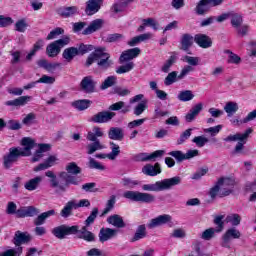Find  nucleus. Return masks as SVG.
<instances>
[{"mask_svg":"<svg viewBox=\"0 0 256 256\" xmlns=\"http://www.w3.org/2000/svg\"><path fill=\"white\" fill-rule=\"evenodd\" d=\"M66 171H61L58 173L60 181L57 179V174L55 172L48 170L45 172V176L48 177L50 187L56 190V193H65L71 185L79 186L83 183V178H81V167L75 162H70L65 167Z\"/></svg>","mask_w":256,"mask_h":256,"instance_id":"f257e3e1","label":"nucleus"},{"mask_svg":"<svg viewBox=\"0 0 256 256\" xmlns=\"http://www.w3.org/2000/svg\"><path fill=\"white\" fill-rule=\"evenodd\" d=\"M22 147H11L9 152L3 156V167L11 169L14 163L19 161V157H31V150L35 148V140L31 137H24L21 140Z\"/></svg>","mask_w":256,"mask_h":256,"instance_id":"f03ea898","label":"nucleus"},{"mask_svg":"<svg viewBox=\"0 0 256 256\" xmlns=\"http://www.w3.org/2000/svg\"><path fill=\"white\" fill-rule=\"evenodd\" d=\"M96 63L98 71L105 73L109 71L115 62L111 59V54L107 52L105 47L96 48L92 53L89 54L86 60V67H91L92 64Z\"/></svg>","mask_w":256,"mask_h":256,"instance_id":"7ed1b4c3","label":"nucleus"},{"mask_svg":"<svg viewBox=\"0 0 256 256\" xmlns=\"http://www.w3.org/2000/svg\"><path fill=\"white\" fill-rule=\"evenodd\" d=\"M141 55V49L139 47L131 48L123 51L119 57V63L123 64L116 69L118 75H123L124 73H129L135 69V63L132 62L133 59H137Z\"/></svg>","mask_w":256,"mask_h":256,"instance_id":"20e7f679","label":"nucleus"},{"mask_svg":"<svg viewBox=\"0 0 256 256\" xmlns=\"http://www.w3.org/2000/svg\"><path fill=\"white\" fill-rule=\"evenodd\" d=\"M176 185H181L180 176L166 178L161 181H157L154 184H143L142 191L159 193V191H169V189H173V187H176Z\"/></svg>","mask_w":256,"mask_h":256,"instance_id":"39448f33","label":"nucleus"},{"mask_svg":"<svg viewBox=\"0 0 256 256\" xmlns=\"http://www.w3.org/2000/svg\"><path fill=\"white\" fill-rule=\"evenodd\" d=\"M105 133L99 126L93 127L92 131L87 133L86 139L91 143L86 146L87 154L93 155L96 151H101L105 149V146L101 144L99 138L104 137Z\"/></svg>","mask_w":256,"mask_h":256,"instance_id":"423d86ee","label":"nucleus"},{"mask_svg":"<svg viewBox=\"0 0 256 256\" xmlns=\"http://www.w3.org/2000/svg\"><path fill=\"white\" fill-rule=\"evenodd\" d=\"M253 133V128H248L243 134L236 133L234 135H229L223 139L226 143H233L238 141L234 150L232 151V155H241L243 154V150L245 149V144L247 143V139Z\"/></svg>","mask_w":256,"mask_h":256,"instance_id":"0eeeda50","label":"nucleus"},{"mask_svg":"<svg viewBox=\"0 0 256 256\" xmlns=\"http://www.w3.org/2000/svg\"><path fill=\"white\" fill-rule=\"evenodd\" d=\"M123 197L136 203H155V195L147 192L126 191L123 193Z\"/></svg>","mask_w":256,"mask_h":256,"instance_id":"6e6552de","label":"nucleus"},{"mask_svg":"<svg viewBox=\"0 0 256 256\" xmlns=\"http://www.w3.org/2000/svg\"><path fill=\"white\" fill-rule=\"evenodd\" d=\"M217 183L220 186V197H229V195L234 193L235 186L237 185L233 177H221Z\"/></svg>","mask_w":256,"mask_h":256,"instance_id":"1a4fd4ad","label":"nucleus"},{"mask_svg":"<svg viewBox=\"0 0 256 256\" xmlns=\"http://www.w3.org/2000/svg\"><path fill=\"white\" fill-rule=\"evenodd\" d=\"M79 232V226L60 225L52 229V234L56 239H65L67 235H76Z\"/></svg>","mask_w":256,"mask_h":256,"instance_id":"9d476101","label":"nucleus"},{"mask_svg":"<svg viewBox=\"0 0 256 256\" xmlns=\"http://www.w3.org/2000/svg\"><path fill=\"white\" fill-rule=\"evenodd\" d=\"M115 115H117L115 112L104 110L94 114L90 117L89 121L90 123L96 124L110 123V121H113Z\"/></svg>","mask_w":256,"mask_h":256,"instance_id":"9b49d317","label":"nucleus"},{"mask_svg":"<svg viewBox=\"0 0 256 256\" xmlns=\"http://www.w3.org/2000/svg\"><path fill=\"white\" fill-rule=\"evenodd\" d=\"M31 239V234H29L28 232H21L19 230L16 231L13 238L15 249L21 248V255H23V247L21 245L31 243Z\"/></svg>","mask_w":256,"mask_h":256,"instance_id":"f8f14e48","label":"nucleus"},{"mask_svg":"<svg viewBox=\"0 0 256 256\" xmlns=\"http://www.w3.org/2000/svg\"><path fill=\"white\" fill-rule=\"evenodd\" d=\"M233 239H241V231L235 227H231L226 230V232L222 236V246L229 248V243L233 241Z\"/></svg>","mask_w":256,"mask_h":256,"instance_id":"ddd939ff","label":"nucleus"},{"mask_svg":"<svg viewBox=\"0 0 256 256\" xmlns=\"http://www.w3.org/2000/svg\"><path fill=\"white\" fill-rule=\"evenodd\" d=\"M97 87V81L91 75L85 76L80 82V89L84 91V93H95V89Z\"/></svg>","mask_w":256,"mask_h":256,"instance_id":"4468645a","label":"nucleus"},{"mask_svg":"<svg viewBox=\"0 0 256 256\" xmlns=\"http://www.w3.org/2000/svg\"><path fill=\"white\" fill-rule=\"evenodd\" d=\"M41 211L34 206L20 207L16 210V217L18 219H25V217H36Z\"/></svg>","mask_w":256,"mask_h":256,"instance_id":"2eb2a0df","label":"nucleus"},{"mask_svg":"<svg viewBox=\"0 0 256 256\" xmlns=\"http://www.w3.org/2000/svg\"><path fill=\"white\" fill-rule=\"evenodd\" d=\"M173 217L169 214H163L156 218L150 220L148 224L149 229H155V227H161V225H167V223H171Z\"/></svg>","mask_w":256,"mask_h":256,"instance_id":"dca6fc26","label":"nucleus"},{"mask_svg":"<svg viewBox=\"0 0 256 256\" xmlns=\"http://www.w3.org/2000/svg\"><path fill=\"white\" fill-rule=\"evenodd\" d=\"M117 233H119V230L117 229L101 228L98 234L100 243H105L106 241H109L114 237H117Z\"/></svg>","mask_w":256,"mask_h":256,"instance_id":"f3484780","label":"nucleus"},{"mask_svg":"<svg viewBox=\"0 0 256 256\" xmlns=\"http://www.w3.org/2000/svg\"><path fill=\"white\" fill-rule=\"evenodd\" d=\"M194 41L198 47L202 49H209V47L213 46V40L207 34H196L194 36Z\"/></svg>","mask_w":256,"mask_h":256,"instance_id":"a211bd4d","label":"nucleus"},{"mask_svg":"<svg viewBox=\"0 0 256 256\" xmlns=\"http://www.w3.org/2000/svg\"><path fill=\"white\" fill-rule=\"evenodd\" d=\"M103 6V0H88L86 3L85 13L86 15H95L99 13V10Z\"/></svg>","mask_w":256,"mask_h":256,"instance_id":"6ab92c4d","label":"nucleus"},{"mask_svg":"<svg viewBox=\"0 0 256 256\" xmlns=\"http://www.w3.org/2000/svg\"><path fill=\"white\" fill-rule=\"evenodd\" d=\"M57 13L58 15H60V17H63L64 19H69V17H75V15H79V7L65 6L59 8Z\"/></svg>","mask_w":256,"mask_h":256,"instance_id":"aec40b11","label":"nucleus"},{"mask_svg":"<svg viewBox=\"0 0 256 256\" xmlns=\"http://www.w3.org/2000/svg\"><path fill=\"white\" fill-rule=\"evenodd\" d=\"M108 138L111 141H123L125 139V130L121 127H110L108 130Z\"/></svg>","mask_w":256,"mask_h":256,"instance_id":"412c9836","label":"nucleus"},{"mask_svg":"<svg viewBox=\"0 0 256 256\" xmlns=\"http://www.w3.org/2000/svg\"><path fill=\"white\" fill-rule=\"evenodd\" d=\"M104 23L105 21L103 19L93 20L90 25H88V27L83 30L82 34L91 35L93 33H96V31H100V29H103Z\"/></svg>","mask_w":256,"mask_h":256,"instance_id":"4be33fe9","label":"nucleus"},{"mask_svg":"<svg viewBox=\"0 0 256 256\" xmlns=\"http://www.w3.org/2000/svg\"><path fill=\"white\" fill-rule=\"evenodd\" d=\"M195 42V37L189 33L182 34L180 38V49L181 51H189L190 48L193 47V43Z\"/></svg>","mask_w":256,"mask_h":256,"instance_id":"5701e85b","label":"nucleus"},{"mask_svg":"<svg viewBox=\"0 0 256 256\" xmlns=\"http://www.w3.org/2000/svg\"><path fill=\"white\" fill-rule=\"evenodd\" d=\"M57 161H59V158H57L55 155H51L43 163H40L38 166H36L34 171L38 173V171H45L46 169H50V167H53Z\"/></svg>","mask_w":256,"mask_h":256,"instance_id":"b1692460","label":"nucleus"},{"mask_svg":"<svg viewBox=\"0 0 256 256\" xmlns=\"http://www.w3.org/2000/svg\"><path fill=\"white\" fill-rule=\"evenodd\" d=\"M142 173L148 177H156V175L161 174V165L159 163H156L154 166L146 164L142 168Z\"/></svg>","mask_w":256,"mask_h":256,"instance_id":"393cba45","label":"nucleus"},{"mask_svg":"<svg viewBox=\"0 0 256 256\" xmlns=\"http://www.w3.org/2000/svg\"><path fill=\"white\" fill-rule=\"evenodd\" d=\"M131 3L133 0H116L111 9L114 13H123Z\"/></svg>","mask_w":256,"mask_h":256,"instance_id":"a878e982","label":"nucleus"},{"mask_svg":"<svg viewBox=\"0 0 256 256\" xmlns=\"http://www.w3.org/2000/svg\"><path fill=\"white\" fill-rule=\"evenodd\" d=\"M53 215H55V210H48L46 212L41 213L40 215H38L33 223L36 227H39L41 225H45V221H47V219H49V217H53Z\"/></svg>","mask_w":256,"mask_h":256,"instance_id":"bb28decb","label":"nucleus"},{"mask_svg":"<svg viewBox=\"0 0 256 256\" xmlns=\"http://www.w3.org/2000/svg\"><path fill=\"white\" fill-rule=\"evenodd\" d=\"M31 101V96H21L14 100H9L5 102V105L8 107H23V105H27Z\"/></svg>","mask_w":256,"mask_h":256,"instance_id":"cd10ccee","label":"nucleus"},{"mask_svg":"<svg viewBox=\"0 0 256 256\" xmlns=\"http://www.w3.org/2000/svg\"><path fill=\"white\" fill-rule=\"evenodd\" d=\"M42 181H43V177L36 176L28 180L24 184V188L26 189V191H36V189H39V185H41Z\"/></svg>","mask_w":256,"mask_h":256,"instance_id":"c85d7f7f","label":"nucleus"},{"mask_svg":"<svg viewBox=\"0 0 256 256\" xmlns=\"http://www.w3.org/2000/svg\"><path fill=\"white\" fill-rule=\"evenodd\" d=\"M201 111H203L202 103H198L194 107H192L189 113H187L185 116L187 123H191L192 121H194L195 117H197V115H199Z\"/></svg>","mask_w":256,"mask_h":256,"instance_id":"c756f323","label":"nucleus"},{"mask_svg":"<svg viewBox=\"0 0 256 256\" xmlns=\"http://www.w3.org/2000/svg\"><path fill=\"white\" fill-rule=\"evenodd\" d=\"M73 209H77L75 205V200L68 201L63 209L60 211V215L63 217V219H67L73 215Z\"/></svg>","mask_w":256,"mask_h":256,"instance_id":"7c9ffc66","label":"nucleus"},{"mask_svg":"<svg viewBox=\"0 0 256 256\" xmlns=\"http://www.w3.org/2000/svg\"><path fill=\"white\" fill-rule=\"evenodd\" d=\"M107 223H109V225H113V227H117V229H123L126 226L125 221H123V217L117 214L108 217Z\"/></svg>","mask_w":256,"mask_h":256,"instance_id":"2f4dec72","label":"nucleus"},{"mask_svg":"<svg viewBox=\"0 0 256 256\" xmlns=\"http://www.w3.org/2000/svg\"><path fill=\"white\" fill-rule=\"evenodd\" d=\"M175 63H177V52H172L169 59H167L161 67L162 73H169Z\"/></svg>","mask_w":256,"mask_h":256,"instance_id":"473e14b6","label":"nucleus"},{"mask_svg":"<svg viewBox=\"0 0 256 256\" xmlns=\"http://www.w3.org/2000/svg\"><path fill=\"white\" fill-rule=\"evenodd\" d=\"M78 55L79 52L77 51V47L66 48L62 53L63 59H65V61H67L68 63H71L72 60L75 59V57H77Z\"/></svg>","mask_w":256,"mask_h":256,"instance_id":"72a5a7b5","label":"nucleus"},{"mask_svg":"<svg viewBox=\"0 0 256 256\" xmlns=\"http://www.w3.org/2000/svg\"><path fill=\"white\" fill-rule=\"evenodd\" d=\"M147 237V227L145 224L139 225L136 229L134 236L131 238V243H135V241H140V239H145Z\"/></svg>","mask_w":256,"mask_h":256,"instance_id":"f704fd0d","label":"nucleus"},{"mask_svg":"<svg viewBox=\"0 0 256 256\" xmlns=\"http://www.w3.org/2000/svg\"><path fill=\"white\" fill-rule=\"evenodd\" d=\"M93 102L89 99L76 100L72 102V107L77 109V111H85V109H89Z\"/></svg>","mask_w":256,"mask_h":256,"instance_id":"c9c22d12","label":"nucleus"},{"mask_svg":"<svg viewBox=\"0 0 256 256\" xmlns=\"http://www.w3.org/2000/svg\"><path fill=\"white\" fill-rule=\"evenodd\" d=\"M109 145L111 152L107 154V159H110V161H115L121 154V147H119V145L115 142H109Z\"/></svg>","mask_w":256,"mask_h":256,"instance_id":"e433bc0d","label":"nucleus"},{"mask_svg":"<svg viewBox=\"0 0 256 256\" xmlns=\"http://www.w3.org/2000/svg\"><path fill=\"white\" fill-rule=\"evenodd\" d=\"M230 23L234 29H239L243 25V16L239 13L230 12Z\"/></svg>","mask_w":256,"mask_h":256,"instance_id":"4c0bfd02","label":"nucleus"},{"mask_svg":"<svg viewBox=\"0 0 256 256\" xmlns=\"http://www.w3.org/2000/svg\"><path fill=\"white\" fill-rule=\"evenodd\" d=\"M115 203H117V196L111 195L100 217H105V215H107L110 211H113Z\"/></svg>","mask_w":256,"mask_h":256,"instance_id":"58836bf2","label":"nucleus"},{"mask_svg":"<svg viewBox=\"0 0 256 256\" xmlns=\"http://www.w3.org/2000/svg\"><path fill=\"white\" fill-rule=\"evenodd\" d=\"M254 119H256V109L253 110L252 112L248 113V115L243 120L234 119V120H232V123L234 125H236L237 127H239V125L249 123L250 121H254Z\"/></svg>","mask_w":256,"mask_h":256,"instance_id":"ea45409f","label":"nucleus"},{"mask_svg":"<svg viewBox=\"0 0 256 256\" xmlns=\"http://www.w3.org/2000/svg\"><path fill=\"white\" fill-rule=\"evenodd\" d=\"M177 81H181V79H179L178 72L172 71L168 73V75L165 77L164 85H166V87H169L170 85H173V83H177Z\"/></svg>","mask_w":256,"mask_h":256,"instance_id":"a19ab883","label":"nucleus"},{"mask_svg":"<svg viewBox=\"0 0 256 256\" xmlns=\"http://www.w3.org/2000/svg\"><path fill=\"white\" fill-rule=\"evenodd\" d=\"M61 53V50L59 49V46L55 43L52 42L46 47V54L48 57H57Z\"/></svg>","mask_w":256,"mask_h":256,"instance_id":"79ce46f5","label":"nucleus"},{"mask_svg":"<svg viewBox=\"0 0 256 256\" xmlns=\"http://www.w3.org/2000/svg\"><path fill=\"white\" fill-rule=\"evenodd\" d=\"M207 7H209L207 0H200L195 7L196 15H205L209 11Z\"/></svg>","mask_w":256,"mask_h":256,"instance_id":"37998d69","label":"nucleus"},{"mask_svg":"<svg viewBox=\"0 0 256 256\" xmlns=\"http://www.w3.org/2000/svg\"><path fill=\"white\" fill-rule=\"evenodd\" d=\"M194 97H195V94H193V91L191 90H183V91H180L178 94L179 101H182L184 103H187V101H192Z\"/></svg>","mask_w":256,"mask_h":256,"instance_id":"c03bdc74","label":"nucleus"},{"mask_svg":"<svg viewBox=\"0 0 256 256\" xmlns=\"http://www.w3.org/2000/svg\"><path fill=\"white\" fill-rule=\"evenodd\" d=\"M226 223H231L232 227H239L241 225V215L234 213L226 217Z\"/></svg>","mask_w":256,"mask_h":256,"instance_id":"a18cd8bd","label":"nucleus"},{"mask_svg":"<svg viewBox=\"0 0 256 256\" xmlns=\"http://www.w3.org/2000/svg\"><path fill=\"white\" fill-rule=\"evenodd\" d=\"M216 233L217 230L215 228H208L201 233L200 239H203V241H211V239L215 238Z\"/></svg>","mask_w":256,"mask_h":256,"instance_id":"49530a36","label":"nucleus"},{"mask_svg":"<svg viewBox=\"0 0 256 256\" xmlns=\"http://www.w3.org/2000/svg\"><path fill=\"white\" fill-rule=\"evenodd\" d=\"M28 27H29V24L25 19L18 20L14 25L15 31H17L18 33H25Z\"/></svg>","mask_w":256,"mask_h":256,"instance_id":"de8ad7c7","label":"nucleus"},{"mask_svg":"<svg viewBox=\"0 0 256 256\" xmlns=\"http://www.w3.org/2000/svg\"><path fill=\"white\" fill-rule=\"evenodd\" d=\"M147 100H142L140 103H138L135 108H134V115H136V117H139V115H143V113H145L146 109H147Z\"/></svg>","mask_w":256,"mask_h":256,"instance_id":"09e8293b","label":"nucleus"},{"mask_svg":"<svg viewBox=\"0 0 256 256\" xmlns=\"http://www.w3.org/2000/svg\"><path fill=\"white\" fill-rule=\"evenodd\" d=\"M192 134L193 128H188L185 131H183L180 134L179 138L177 139V145H183V143H185V141H187Z\"/></svg>","mask_w":256,"mask_h":256,"instance_id":"8fccbe9b","label":"nucleus"},{"mask_svg":"<svg viewBox=\"0 0 256 256\" xmlns=\"http://www.w3.org/2000/svg\"><path fill=\"white\" fill-rule=\"evenodd\" d=\"M224 111L228 114V117H231V115H234V113H237L239 111V105L235 102H228L224 106Z\"/></svg>","mask_w":256,"mask_h":256,"instance_id":"3c124183","label":"nucleus"},{"mask_svg":"<svg viewBox=\"0 0 256 256\" xmlns=\"http://www.w3.org/2000/svg\"><path fill=\"white\" fill-rule=\"evenodd\" d=\"M97 215H99V208L94 207L90 213V215L85 220L86 227H89L90 225H93L95 223V219H97Z\"/></svg>","mask_w":256,"mask_h":256,"instance_id":"603ef678","label":"nucleus"},{"mask_svg":"<svg viewBox=\"0 0 256 256\" xmlns=\"http://www.w3.org/2000/svg\"><path fill=\"white\" fill-rule=\"evenodd\" d=\"M224 53L228 55V63H232L234 65H239L241 63V57L239 55L233 53L231 50H225Z\"/></svg>","mask_w":256,"mask_h":256,"instance_id":"864d4df0","label":"nucleus"},{"mask_svg":"<svg viewBox=\"0 0 256 256\" xmlns=\"http://www.w3.org/2000/svg\"><path fill=\"white\" fill-rule=\"evenodd\" d=\"M117 83V77L115 76H108L104 82L101 84L100 89L105 90L109 89V87H113Z\"/></svg>","mask_w":256,"mask_h":256,"instance_id":"5fc2aeb1","label":"nucleus"},{"mask_svg":"<svg viewBox=\"0 0 256 256\" xmlns=\"http://www.w3.org/2000/svg\"><path fill=\"white\" fill-rule=\"evenodd\" d=\"M192 143H195L197 147H205L209 143V138L202 136H196L193 138Z\"/></svg>","mask_w":256,"mask_h":256,"instance_id":"6e6d98bb","label":"nucleus"},{"mask_svg":"<svg viewBox=\"0 0 256 256\" xmlns=\"http://www.w3.org/2000/svg\"><path fill=\"white\" fill-rule=\"evenodd\" d=\"M88 167L90 169H97L98 171H105V166L91 157L89 158Z\"/></svg>","mask_w":256,"mask_h":256,"instance_id":"4d7b16f0","label":"nucleus"},{"mask_svg":"<svg viewBox=\"0 0 256 256\" xmlns=\"http://www.w3.org/2000/svg\"><path fill=\"white\" fill-rule=\"evenodd\" d=\"M223 219H225V216L223 215L216 216L214 219V224L217 225V233H221L225 227V222H223Z\"/></svg>","mask_w":256,"mask_h":256,"instance_id":"13d9d810","label":"nucleus"},{"mask_svg":"<svg viewBox=\"0 0 256 256\" xmlns=\"http://www.w3.org/2000/svg\"><path fill=\"white\" fill-rule=\"evenodd\" d=\"M125 36H123V34H119V33H114V34H109L105 41L106 43H117L119 41H121V39H124Z\"/></svg>","mask_w":256,"mask_h":256,"instance_id":"bf43d9fd","label":"nucleus"},{"mask_svg":"<svg viewBox=\"0 0 256 256\" xmlns=\"http://www.w3.org/2000/svg\"><path fill=\"white\" fill-rule=\"evenodd\" d=\"M168 155H170V157H174L177 163H182V161H185V153H183L181 150L171 151L168 153Z\"/></svg>","mask_w":256,"mask_h":256,"instance_id":"052dcab7","label":"nucleus"},{"mask_svg":"<svg viewBox=\"0 0 256 256\" xmlns=\"http://www.w3.org/2000/svg\"><path fill=\"white\" fill-rule=\"evenodd\" d=\"M63 33H65V30L63 28H55L48 34L46 39L47 41H51V39H57V37H59V35H63Z\"/></svg>","mask_w":256,"mask_h":256,"instance_id":"680f3d73","label":"nucleus"},{"mask_svg":"<svg viewBox=\"0 0 256 256\" xmlns=\"http://www.w3.org/2000/svg\"><path fill=\"white\" fill-rule=\"evenodd\" d=\"M54 43L58 46L59 50L61 51L63 47H66V45H69V43H71V37L64 36L63 38L54 41Z\"/></svg>","mask_w":256,"mask_h":256,"instance_id":"e2e57ef3","label":"nucleus"},{"mask_svg":"<svg viewBox=\"0 0 256 256\" xmlns=\"http://www.w3.org/2000/svg\"><path fill=\"white\" fill-rule=\"evenodd\" d=\"M182 61H185V63H188V65L191 67H197L199 65V57H193V56H184L182 58Z\"/></svg>","mask_w":256,"mask_h":256,"instance_id":"0e129e2a","label":"nucleus"},{"mask_svg":"<svg viewBox=\"0 0 256 256\" xmlns=\"http://www.w3.org/2000/svg\"><path fill=\"white\" fill-rule=\"evenodd\" d=\"M122 185L124 187H128L129 189H133V187H137V185H139V181L131 178H123Z\"/></svg>","mask_w":256,"mask_h":256,"instance_id":"69168bd1","label":"nucleus"},{"mask_svg":"<svg viewBox=\"0 0 256 256\" xmlns=\"http://www.w3.org/2000/svg\"><path fill=\"white\" fill-rule=\"evenodd\" d=\"M0 256H21V248H11L2 253Z\"/></svg>","mask_w":256,"mask_h":256,"instance_id":"338daca9","label":"nucleus"},{"mask_svg":"<svg viewBox=\"0 0 256 256\" xmlns=\"http://www.w3.org/2000/svg\"><path fill=\"white\" fill-rule=\"evenodd\" d=\"M89 51H93V45H85L82 43L77 48L78 55H85L89 53Z\"/></svg>","mask_w":256,"mask_h":256,"instance_id":"774afa93","label":"nucleus"}]
</instances>
